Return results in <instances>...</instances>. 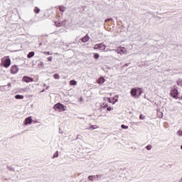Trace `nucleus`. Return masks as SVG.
<instances>
[{
	"instance_id": "35",
	"label": "nucleus",
	"mask_w": 182,
	"mask_h": 182,
	"mask_svg": "<svg viewBox=\"0 0 182 182\" xmlns=\"http://www.w3.org/2000/svg\"><path fill=\"white\" fill-rule=\"evenodd\" d=\"M108 105L107 104H105V106H104V109H106V107H108Z\"/></svg>"
},
{
	"instance_id": "10",
	"label": "nucleus",
	"mask_w": 182,
	"mask_h": 182,
	"mask_svg": "<svg viewBox=\"0 0 182 182\" xmlns=\"http://www.w3.org/2000/svg\"><path fill=\"white\" fill-rule=\"evenodd\" d=\"M90 38H89V35H86L85 37H83L81 41L82 42H83L84 43H86V42H87L89 41Z\"/></svg>"
},
{
	"instance_id": "26",
	"label": "nucleus",
	"mask_w": 182,
	"mask_h": 182,
	"mask_svg": "<svg viewBox=\"0 0 182 182\" xmlns=\"http://www.w3.org/2000/svg\"><path fill=\"white\" fill-rule=\"evenodd\" d=\"M95 177H96V178H100V179L103 177V176L102 175H96Z\"/></svg>"
},
{
	"instance_id": "37",
	"label": "nucleus",
	"mask_w": 182,
	"mask_h": 182,
	"mask_svg": "<svg viewBox=\"0 0 182 182\" xmlns=\"http://www.w3.org/2000/svg\"><path fill=\"white\" fill-rule=\"evenodd\" d=\"M115 97H119V95L115 96Z\"/></svg>"
},
{
	"instance_id": "31",
	"label": "nucleus",
	"mask_w": 182,
	"mask_h": 182,
	"mask_svg": "<svg viewBox=\"0 0 182 182\" xmlns=\"http://www.w3.org/2000/svg\"><path fill=\"white\" fill-rule=\"evenodd\" d=\"M113 109V108H112V107H107V110H108V112H110V111H112Z\"/></svg>"
},
{
	"instance_id": "38",
	"label": "nucleus",
	"mask_w": 182,
	"mask_h": 182,
	"mask_svg": "<svg viewBox=\"0 0 182 182\" xmlns=\"http://www.w3.org/2000/svg\"><path fill=\"white\" fill-rule=\"evenodd\" d=\"M181 150H182V145L181 146Z\"/></svg>"
},
{
	"instance_id": "36",
	"label": "nucleus",
	"mask_w": 182,
	"mask_h": 182,
	"mask_svg": "<svg viewBox=\"0 0 182 182\" xmlns=\"http://www.w3.org/2000/svg\"><path fill=\"white\" fill-rule=\"evenodd\" d=\"M8 86H11V82H9V83H8Z\"/></svg>"
},
{
	"instance_id": "32",
	"label": "nucleus",
	"mask_w": 182,
	"mask_h": 182,
	"mask_svg": "<svg viewBox=\"0 0 182 182\" xmlns=\"http://www.w3.org/2000/svg\"><path fill=\"white\" fill-rule=\"evenodd\" d=\"M52 60H53V58H52V57H49V58H48V60L49 62H52Z\"/></svg>"
},
{
	"instance_id": "29",
	"label": "nucleus",
	"mask_w": 182,
	"mask_h": 182,
	"mask_svg": "<svg viewBox=\"0 0 182 182\" xmlns=\"http://www.w3.org/2000/svg\"><path fill=\"white\" fill-rule=\"evenodd\" d=\"M109 21H113V19L112 18L105 19V22L107 23L109 22Z\"/></svg>"
},
{
	"instance_id": "1",
	"label": "nucleus",
	"mask_w": 182,
	"mask_h": 182,
	"mask_svg": "<svg viewBox=\"0 0 182 182\" xmlns=\"http://www.w3.org/2000/svg\"><path fill=\"white\" fill-rule=\"evenodd\" d=\"M55 110H62V112H65L66 109H65V106L60 103H57L54 105Z\"/></svg>"
},
{
	"instance_id": "16",
	"label": "nucleus",
	"mask_w": 182,
	"mask_h": 182,
	"mask_svg": "<svg viewBox=\"0 0 182 182\" xmlns=\"http://www.w3.org/2000/svg\"><path fill=\"white\" fill-rule=\"evenodd\" d=\"M15 99L22 100V99H23V95H15Z\"/></svg>"
},
{
	"instance_id": "11",
	"label": "nucleus",
	"mask_w": 182,
	"mask_h": 182,
	"mask_svg": "<svg viewBox=\"0 0 182 182\" xmlns=\"http://www.w3.org/2000/svg\"><path fill=\"white\" fill-rule=\"evenodd\" d=\"M33 56H35V52H33V51L30 52L27 55V58H28V59H31V58H33Z\"/></svg>"
},
{
	"instance_id": "18",
	"label": "nucleus",
	"mask_w": 182,
	"mask_h": 182,
	"mask_svg": "<svg viewBox=\"0 0 182 182\" xmlns=\"http://www.w3.org/2000/svg\"><path fill=\"white\" fill-rule=\"evenodd\" d=\"M57 157H59V151H56L53 156V159H56Z\"/></svg>"
},
{
	"instance_id": "17",
	"label": "nucleus",
	"mask_w": 182,
	"mask_h": 182,
	"mask_svg": "<svg viewBox=\"0 0 182 182\" xmlns=\"http://www.w3.org/2000/svg\"><path fill=\"white\" fill-rule=\"evenodd\" d=\"M58 8H59V10L60 11V12H65V6H59Z\"/></svg>"
},
{
	"instance_id": "23",
	"label": "nucleus",
	"mask_w": 182,
	"mask_h": 182,
	"mask_svg": "<svg viewBox=\"0 0 182 182\" xmlns=\"http://www.w3.org/2000/svg\"><path fill=\"white\" fill-rule=\"evenodd\" d=\"M8 170H10L11 171H15V168L11 167V166H7Z\"/></svg>"
},
{
	"instance_id": "9",
	"label": "nucleus",
	"mask_w": 182,
	"mask_h": 182,
	"mask_svg": "<svg viewBox=\"0 0 182 182\" xmlns=\"http://www.w3.org/2000/svg\"><path fill=\"white\" fill-rule=\"evenodd\" d=\"M32 123V117H27L24 121L25 126H28V124H31Z\"/></svg>"
},
{
	"instance_id": "2",
	"label": "nucleus",
	"mask_w": 182,
	"mask_h": 182,
	"mask_svg": "<svg viewBox=\"0 0 182 182\" xmlns=\"http://www.w3.org/2000/svg\"><path fill=\"white\" fill-rule=\"evenodd\" d=\"M94 49H99V50H105V49H106V45L103 44L102 43L100 44H96L94 46Z\"/></svg>"
},
{
	"instance_id": "27",
	"label": "nucleus",
	"mask_w": 182,
	"mask_h": 182,
	"mask_svg": "<svg viewBox=\"0 0 182 182\" xmlns=\"http://www.w3.org/2000/svg\"><path fill=\"white\" fill-rule=\"evenodd\" d=\"M177 134L178 136H182V131H178Z\"/></svg>"
},
{
	"instance_id": "3",
	"label": "nucleus",
	"mask_w": 182,
	"mask_h": 182,
	"mask_svg": "<svg viewBox=\"0 0 182 182\" xmlns=\"http://www.w3.org/2000/svg\"><path fill=\"white\" fill-rule=\"evenodd\" d=\"M1 65L4 66V68H9V66H11V59L9 58H6L4 61H2Z\"/></svg>"
},
{
	"instance_id": "8",
	"label": "nucleus",
	"mask_w": 182,
	"mask_h": 182,
	"mask_svg": "<svg viewBox=\"0 0 182 182\" xmlns=\"http://www.w3.org/2000/svg\"><path fill=\"white\" fill-rule=\"evenodd\" d=\"M131 95L132 96V97H137V89L136 88H132L131 90Z\"/></svg>"
},
{
	"instance_id": "20",
	"label": "nucleus",
	"mask_w": 182,
	"mask_h": 182,
	"mask_svg": "<svg viewBox=\"0 0 182 182\" xmlns=\"http://www.w3.org/2000/svg\"><path fill=\"white\" fill-rule=\"evenodd\" d=\"M138 90L139 96H141V93H143V90L141 88H138Z\"/></svg>"
},
{
	"instance_id": "34",
	"label": "nucleus",
	"mask_w": 182,
	"mask_h": 182,
	"mask_svg": "<svg viewBox=\"0 0 182 182\" xmlns=\"http://www.w3.org/2000/svg\"><path fill=\"white\" fill-rule=\"evenodd\" d=\"M107 100H108L109 103H113V102H112V100H110V98H107Z\"/></svg>"
},
{
	"instance_id": "4",
	"label": "nucleus",
	"mask_w": 182,
	"mask_h": 182,
	"mask_svg": "<svg viewBox=\"0 0 182 182\" xmlns=\"http://www.w3.org/2000/svg\"><path fill=\"white\" fill-rule=\"evenodd\" d=\"M117 52V53H119L120 55H126L127 53V51L124 48H119L117 50H112Z\"/></svg>"
},
{
	"instance_id": "12",
	"label": "nucleus",
	"mask_w": 182,
	"mask_h": 182,
	"mask_svg": "<svg viewBox=\"0 0 182 182\" xmlns=\"http://www.w3.org/2000/svg\"><path fill=\"white\" fill-rule=\"evenodd\" d=\"M96 129H99L97 125H91L90 128H88V130H96Z\"/></svg>"
},
{
	"instance_id": "5",
	"label": "nucleus",
	"mask_w": 182,
	"mask_h": 182,
	"mask_svg": "<svg viewBox=\"0 0 182 182\" xmlns=\"http://www.w3.org/2000/svg\"><path fill=\"white\" fill-rule=\"evenodd\" d=\"M22 80L23 82H25V83H31V82H33V78L28 76H24L23 77Z\"/></svg>"
},
{
	"instance_id": "7",
	"label": "nucleus",
	"mask_w": 182,
	"mask_h": 182,
	"mask_svg": "<svg viewBox=\"0 0 182 182\" xmlns=\"http://www.w3.org/2000/svg\"><path fill=\"white\" fill-rule=\"evenodd\" d=\"M171 95L172 97H174V99H177V97L178 96V90H177V89H173L171 92Z\"/></svg>"
},
{
	"instance_id": "25",
	"label": "nucleus",
	"mask_w": 182,
	"mask_h": 182,
	"mask_svg": "<svg viewBox=\"0 0 182 182\" xmlns=\"http://www.w3.org/2000/svg\"><path fill=\"white\" fill-rule=\"evenodd\" d=\"M121 127H122V129H129V127H128V126H126V125H124V124L121 125Z\"/></svg>"
},
{
	"instance_id": "14",
	"label": "nucleus",
	"mask_w": 182,
	"mask_h": 182,
	"mask_svg": "<svg viewBox=\"0 0 182 182\" xmlns=\"http://www.w3.org/2000/svg\"><path fill=\"white\" fill-rule=\"evenodd\" d=\"M70 85H71V86H76V85H77V82L74 80H72L70 81Z\"/></svg>"
},
{
	"instance_id": "39",
	"label": "nucleus",
	"mask_w": 182,
	"mask_h": 182,
	"mask_svg": "<svg viewBox=\"0 0 182 182\" xmlns=\"http://www.w3.org/2000/svg\"><path fill=\"white\" fill-rule=\"evenodd\" d=\"M109 50V52H112V50Z\"/></svg>"
},
{
	"instance_id": "22",
	"label": "nucleus",
	"mask_w": 182,
	"mask_h": 182,
	"mask_svg": "<svg viewBox=\"0 0 182 182\" xmlns=\"http://www.w3.org/2000/svg\"><path fill=\"white\" fill-rule=\"evenodd\" d=\"M152 147L153 146L151 145H148L146 146V150H151Z\"/></svg>"
},
{
	"instance_id": "21",
	"label": "nucleus",
	"mask_w": 182,
	"mask_h": 182,
	"mask_svg": "<svg viewBox=\"0 0 182 182\" xmlns=\"http://www.w3.org/2000/svg\"><path fill=\"white\" fill-rule=\"evenodd\" d=\"M53 77L54 79H59L60 76H59V74H54Z\"/></svg>"
},
{
	"instance_id": "6",
	"label": "nucleus",
	"mask_w": 182,
	"mask_h": 182,
	"mask_svg": "<svg viewBox=\"0 0 182 182\" xmlns=\"http://www.w3.org/2000/svg\"><path fill=\"white\" fill-rule=\"evenodd\" d=\"M18 70H19V69L18 68V66L13 65L11 68V73H12L13 75H15L18 73Z\"/></svg>"
},
{
	"instance_id": "15",
	"label": "nucleus",
	"mask_w": 182,
	"mask_h": 182,
	"mask_svg": "<svg viewBox=\"0 0 182 182\" xmlns=\"http://www.w3.org/2000/svg\"><path fill=\"white\" fill-rule=\"evenodd\" d=\"M95 178H96V176H88V180H89L90 181H93V180H94Z\"/></svg>"
},
{
	"instance_id": "19",
	"label": "nucleus",
	"mask_w": 182,
	"mask_h": 182,
	"mask_svg": "<svg viewBox=\"0 0 182 182\" xmlns=\"http://www.w3.org/2000/svg\"><path fill=\"white\" fill-rule=\"evenodd\" d=\"M34 12L35 14H39V12H41V9L38 7H36L34 9Z\"/></svg>"
},
{
	"instance_id": "33",
	"label": "nucleus",
	"mask_w": 182,
	"mask_h": 182,
	"mask_svg": "<svg viewBox=\"0 0 182 182\" xmlns=\"http://www.w3.org/2000/svg\"><path fill=\"white\" fill-rule=\"evenodd\" d=\"M44 55H50V53H49V52H44Z\"/></svg>"
},
{
	"instance_id": "13",
	"label": "nucleus",
	"mask_w": 182,
	"mask_h": 182,
	"mask_svg": "<svg viewBox=\"0 0 182 182\" xmlns=\"http://www.w3.org/2000/svg\"><path fill=\"white\" fill-rule=\"evenodd\" d=\"M102 83H105V78L103 77H101L98 80L99 85H102Z\"/></svg>"
},
{
	"instance_id": "30",
	"label": "nucleus",
	"mask_w": 182,
	"mask_h": 182,
	"mask_svg": "<svg viewBox=\"0 0 182 182\" xmlns=\"http://www.w3.org/2000/svg\"><path fill=\"white\" fill-rule=\"evenodd\" d=\"M117 102H119V100L116 99L114 102H112V105H115Z\"/></svg>"
},
{
	"instance_id": "28",
	"label": "nucleus",
	"mask_w": 182,
	"mask_h": 182,
	"mask_svg": "<svg viewBox=\"0 0 182 182\" xmlns=\"http://www.w3.org/2000/svg\"><path fill=\"white\" fill-rule=\"evenodd\" d=\"M139 119H140L141 120H144V116H143V114H141V115L139 116Z\"/></svg>"
},
{
	"instance_id": "24",
	"label": "nucleus",
	"mask_w": 182,
	"mask_h": 182,
	"mask_svg": "<svg viewBox=\"0 0 182 182\" xmlns=\"http://www.w3.org/2000/svg\"><path fill=\"white\" fill-rule=\"evenodd\" d=\"M94 58H95V59H99V58H100L99 54L95 53V54L94 55Z\"/></svg>"
}]
</instances>
